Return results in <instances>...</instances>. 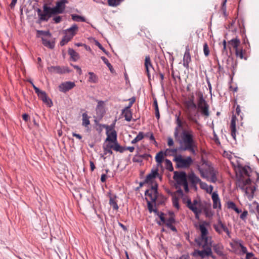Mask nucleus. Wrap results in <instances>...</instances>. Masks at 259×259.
<instances>
[{"label": "nucleus", "mask_w": 259, "mask_h": 259, "mask_svg": "<svg viewBox=\"0 0 259 259\" xmlns=\"http://www.w3.org/2000/svg\"><path fill=\"white\" fill-rule=\"evenodd\" d=\"M184 106H189L195 107V106H197V104L194 102V95H192L188 100L185 101L184 103Z\"/></svg>", "instance_id": "obj_38"}, {"label": "nucleus", "mask_w": 259, "mask_h": 259, "mask_svg": "<svg viewBox=\"0 0 259 259\" xmlns=\"http://www.w3.org/2000/svg\"><path fill=\"white\" fill-rule=\"evenodd\" d=\"M82 124L83 126L85 127H88L89 125L90 124V121L89 120L90 117L88 116L87 112H84L82 115Z\"/></svg>", "instance_id": "obj_39"}, {"label": "nucleus", "mask_w": 259, "mask_h": 259, "mask_svg": "<svg viewBox=\"0 0 259 259\" xmlns=\"http://www.w3.org/2000/svg\"><path fill=\"white\" fill-rule=\"evenodd\" d=\"M72 34L70 35L68 33H65V35L63 37V38L65 39L67 42L69 41L72 38Z\"/></svg>", "instance_id": "obj_59"}, {"label": "nucleus", "mask_w": 259, "mask_h": 259, "mask_svg": "<svg viewBox=\"0 0 259 259\" xmlns=\"http://www.w3.org/2000/svg\"><path fill=\"white\" fill-rule=\"evenodd\" d=\"M89 74L90 75L88 81L91 83H97L98 82V76L92 72H89Z\"/></svg>", "instance_id": "obj_41"}, {"label": "nucleus", "mask_w": 259, "mask_h": 259, "mask_svg": "<svg viewBox=\"0 0 259 259\" xmlns=\"http://www.w3.org/2000/svg\"><path fill=\"white\" fill-rule=\"evenodd\" d=\"M173 179L179 185H182L187 182L188 175L185 171H177L174 172Z\"/></svg>", "instance_id": "obj_8"}, {"label": "nucleus", "mask_w": 259, "mask_h": 259, "mask_svg": "<svg viewBox=\"0 0 259 259\" xmlns=\"http://www.w3.org/2000/svg\"><path fill=\"white\" fill-rule=\"evenodd\" d=\"M153 106L155 108L156 118L157 119H159L160 118V113H159V109H158V107L157 101L156 99H155V100H154Z\"/></svg>", "instance_id": "obj_45"}, {"label": "nucleus", "mask_w": 259, "mask_h": 259, "mask_svg": "<svg viewBox=\"0 0 259 259\" xmlns=\"http://www.w3.org/2000/svg\"><path fill=\"white\" fill-rule=\"evenodd\" d=\"M196 168L199 171L202 178L208 180V177L207 174H209L210 175V182L213 183L217 182L216 171L213 167L209 166L208 168L204 170L198 164L196 165Z\"/></svg>", "instance_id": "obj_4"}, {"label": "nucleus", "mask_w": 259, "mask_h": 259, "mask_svg": "<svg viewBox=\"0 0 259 259\" xmlns=\"http://www.w3.org/2000/svg\"><path fill=\"white\" fill-rule=\"evenodd\" d=\"M203 248V249L202 250H195L193 253L194 255H197L201 257V258H204L206 256L213 257L211 248Z\"/></svg>", "instance_id": "obj_14"}, {"label": "nucleus", "mask_w": 259, "mask_h": 259, "mask_svg": "<svg viewBox=\"0 0 259 259\" xmlns=\"http://www.w3.org/2000/svg\"><path fill=\"white\" fill-rule=\"evenodd\" d=\"M191 61L190 49L188 46L186 48V51L183 57V66L187 69L189 68V63Z\"/></svg>", "instance_id": "obj_18"}, {"label": "nucleus", "mask_w": 259, "mask_h": 259, "mask_svg": "<svg viewBox=\"0 0 259 259\" xmlns=\"http://www.w3.org/2000/svg\"><path fill=\"white\" fill-rule=\"evenodd\" d=\"M157 188L158 185L156 183L155 185L151 186L150 189L146 190L145 192V195L149 197L151 202L154 203H155L158 197Z\"/></svg>", "instance_id": "obj_9"}, {"label": "nucleus", "mask_w": 259, "mask_h": 259, "mask_svg": "<svg viewBox=\"0 0 259 259\" xmlns=\"http://www.w3.org/2000/svg\"><path fill=\"white\" fill-rule=\"evenodd\" d=\"M95 45L99 47L100 49H101L103 52H104L106 55H108L109 53L106 51L105 48L102 46V45L98 41H95Z\"/></svg>", "instance_id": "obj_53"}, {"label": "nucleus", "mask_w": 259, "mask_h": 259, "mask_svg": "<svg viewBox=\"0 0 259 259\" xmlns=\"http://www.w3.org/2000/svg\"><path fill=\"white\" fill-rule=\"evenodd\" d=\"M195 242L199 246H202V248H210L212 247L211 238L208 236L204 238H197L195 239Z\"/></svg>", "instance_id": "obj_10"}, {"label": "nucleus", "mask_w": 259, "mask_h": 259, "mask_svg": "<svg viewBox=\"0 0 259 259\" xmlns=\"http://www.w3.org/2000/svg\"><path fill=\"white\" fill-rule=\"evenodd\" d=\"M213 247V249L214 251L219 255V256H223L224 255L223 249L224 246L221 243L214 244L212 245Z\"/></svg>", "instance_id": "obj_25"}, {"label": "nucleus", "mask_w": 259, "mask_h": 259, "mask_svg": "<svg viewBox=\"0 0 259 259\" xmlns=\"http://www.w3.org/2000/svg\"><path fill=\"white\" fill-rule=\"evenodd\" d=\"M181 112L175 114L176 123L174 136L180 144L179 149L182 151H189L193 155H196L198 143L195 139L193 131L190 128L186 121L180 118Z\"/></svg>", "instance_id": "obj_1"}, {"label": "nucleus", "mask_w": 259, "mask_h": 259, "mask_svg": "<svg viewBox=\"0 0 259 259\" xmlns=\"http://www.w3.org/2000/svg\"><path fill=\"white\" fill-rule=\"evenodd\" d=\"M104 150V154L107 155L108 154L111 155L113 154V152L111 149H113V143L111 142H108L107 144H104L103 146Z\"/></svg>", "instance_id": "obj_27"}, {"label": "nucleus", "mask_w": 259, "mask_h": 259, "mask_svg": "<svg viewBox=\"0 0 259 259\" xmlns=\"http://www.w3.org/2000/svg\"><path fill=\"white\" fill-rule=\"evenodd\" d=\"M68 3L67 0H60L56 2V6L53 7L57 15L62 14L65 9V4Z\"/></svg>", "instance_id": "obj_12"}, {"label": "nucleus", "mask_w": 259, "mask_h": 259, "mask_svg": "<svg viewBox=\"0 0 259 259\" xmlns=\"http://www.w3.org/2000/svg\"><path fill=\"white\" fill-rule=\"evenodd\" d=\"M62 19V16H57L54 17L53 18V20L54 21V22L55 23H60Z\"/></svg>", "instance_id": "obj_57"}, {"label": "nucleus", "mask_w": 259, "mask_h": 259, "mask_svg": "<svg viewBox=\"0 0 259 259\" xmlns=\"http://www.w3.org/2000/svg\"><path fill=\"white\" fill-rule=\"evenodd\" d=\"M213 226L215 231L219 234H222L223 231H224L227 233L228 236L230 237V232L228 228L223 224L220 220L218 221V223L217 224H214Z\"/></svg>", "instance_id": "obj_13"}, {"label": "nucleus", "mask_w": 259, "mask_h": 259, "mask_svg": "<svg viewBox=\"0 0 259 259\" xmlns=\"http://www.w3.org/2000/svg\"><path fill=\"white\" fill-rule=\"evenodd\" d=\"M49 72L56 73L62 74L66 72H69L67 68H62L59 66H51L48 68Z\"/></svg>", "instance_id": "obj_19"}, {"label": "nucleus", "mask_w": 259, "mask_h": 259, "mask_svg": "<svg viewBox=\"0 0 259 259\" xmlns=\"http://www.w3.org/2000/svg\"><path fill=\"white\" fill-rule=\"evenodd\" d=\"M138 157L141 158L142 159H145L148 160L149 157H151V155L149 154H144L142 155H140L138 156Z\"/></svg>", "instance_id": "obj_61"}, {"label": "nucleus", "mask_w": 259, "mask_h": 259, "mask_svg": "<svg viewBox=\"0 0 259 259\" xmlns=\"http://www.w3.org/2000/svg\"><path fill=\"white\" fill-rule=\"evenodd\" d=\"M36 11L37 13L38 20L40 22H47L50 18L57 15L53 8L48 6L47 4H44L43 6V12L39 8H37Z\"/></svg>", "instance_id": "obj_3"}, {"label": "nucleus", "mask_w": 259, "mask_h": 259, "mask_svg": "<svg viewBox=\"0 0 259 259\" xmlns=\"http://www.w3.org/2000/svg\"><path fill=\"white\" fill-rule=\"evenodd\" d=\"M227 206H228V208L232 209L234 210L236 206L235 203L234 202L228 201L227 202Z\"/></svg>", "instance_id": "obj_55"}, {"label": "nucleus", "mask_w": 259, "mask_h": 259, "mask_svg": "<svg viewBox=\"0 0 259 259\" xmlns=\"http://www.w3.org/2000/svg\"><path fill=\"white\" fill-rule=\"evenodd\" d=\"M122 113L123 114L125 120L127 121H131L132 118V113L131 110L123 109L122 110Z\"/></svg>", "instance_id": "obj_34"}, {"label": "nucleus", "mask_w": 259, "mask_h": 259, "mask_svg": "<svg viewBox=\"0 0 259 259\" xmlns=\"http://www.w3.org/2000/svg\"><path fill=\"white\" fill-rule=\"evenodd\" d=\"M78 29L77 25L75 24H73L71 27L64 30V33H68V34H72L73 37L76 34Z\"/></svg>", "instance_id": "obj_31"}, {"label": "nucleus", "mask_w": 259, "mask_h": 259, "mask_svg": "<svg viewBox=\"0 0 259 259\" xmlns=\"http://www.w3.org/2000/svg\"><path fill=\"white\" fill-rule=\"evenodd\" d=\"M163 159V152L161 151L159 152L158 153H157L156 156H155V160L156 161L159 163L160 164Z\"/></svg>", "instance_id": "obj_44"}, {"label": "nucleus", "mask_w": 259, "mask_h": 259, "mask_svg": "<svg viewBox=\"0 0 259 259\" xmlns=\"http://www.w3.org/2000/svg\"><path fill=\"white\" fill-rule=\"evenodd\" d=\"M205 225H207V223L205 222H204L203 224H200L199 227V229L201 232V235L199 238H204V237L207 236L208 232L205 226Z\"/></svg>", "instance_id": "obj_29"}, {"label": "nucleus", "mask_w": 259, "mask_h": 259, "mask_svg": "<svg viewBox=\"0 0 259 259\" xmlns=\"http://www.w3.org/2000/svg\"><path fill=\"white\" fill-rule=\"evenodd\" d=\"M237 118L236 116L233 115L232 117L231 124H230V130H231V134L233 138L235 140H236V121Z\"/></svg>", "instance_id": "obj_22"}, {"label": "nucleus", "mask_w": 259, "mask_h": 259, "mask_svg": "<svg viewBox=\"0 0 259 259\" xmlns=\"http://www.w3.org/2000/svg\"><path fill=\"white\" fill-rule=\"evenodd\" d=\"M102 60L104 62V63L107 66V67L109 68L110 70L112 72V70H113V67L111 65V64L109 63L108 60L105 57L102 56L101 57Z\"/></svg>", "instance_id": "obj_48"}, {"label": "nucleus", "mask_w": 259, "mask_h": 259, "mask_svg": "<svg viewBox=\"0 0 259 259\" xmlns=\"http://www.w3.org/2000/svg\"><path fill=\"white\" fill-rule=\"evenodd\" d=\"M38 98L41 99L43 102L48 104L49 107L52 105V102L51 100L48 98L46 93L45 91H41L38 95Z\"/></svg>", "instance_id": "obj_24"}, {"label": "nucleus", "mask_w": 259, "mask_h": 259, "mask_svg": "<svg viewBox=\"0 0 259 259\" xmlns=\"http://www.w3.org/2000/svg\"><path fill=\"white\" fill-rule=\"evenodd\" d=\"M235 55L236 57L240 58V59H244L245 60H246V57H244L243 56V50L242 49H237L235 50Z\"/></svg>", "instance_id": "obj_49"}, {"label": "nucleus", "mask_w": 259, "mask_h": 259, "mask_svg": "<svg viewBox=\"0 0 259 259\" xmlns=\"http://www.w3.org/2000/svg\"><path fill=\"white\" fill-rule=\"evenodd\" d=\"M71 18L72 19L75 21L85 22V19L84 17L77 15L76 14H72Z\"/></svg>", "instance_id": "obj_43"}, {"label": "nucleus", "mask_w": 259, "mask_h": 259, "mask_svg": "<svg viewBox=\"0 0 259 259\" xmlns=\"http://www.w3.org/2000/svg\"><path fill=\"white\" fill-rule=\"evenodd\" d=\"M172 203L174 206L177 209L179 208V199L176 197L172 198Z\"/></svg>", "instance_id": "obj_54"}, {"label": "nucleus", "mask_w": 259, "mask_h": 259, "mask_svg": "<svg viewBox=\"0 0 259 259\" xmlns=\"http://www.w3.org/2000/svg\"><path fill=\"white\" fill-rule=\"evenodd\" d=\"M239 246L241 248V251L243 253L246 254L248 252L247 248L246 247H245L244 245H243L241 243H240Z\"/></svg>", "instance_id": "obj_64"}, {"label": "nucleus", "mask_w": 259, "mask_h": 259, "mask_svg": "<svg viewBox=\"0 0 259 259\" xmlns=\"http://www.w3.org/2000/svg\"><path fill=\"white\" fill-rule=\"evenodd\" d=\"M173 160L176 162V167L178 168H188L193 163L191 157L188 156L184 158L181 155H176Z\"/></svg>", "instance_id": "obj_6"}, {"label": "nucleus", "mask_w": 259, "mask_h": 259, "mask_svg": "<svg viewBox=\"0 0 259 259\" xmlns=\"http://www.w3.org/2000/svg\"><path fill=\"white\" fill-rule=\"evenodd\" d=\"M146 200L147 202V207L148 210L150 213H151L152 212L153 210L155 209L153 208V205L147 198H146Z\"/></svg>", "instance_id": "obj_52"}, {"label": "nucleus", "mask_w": 259, "mask_h": 259, "mask_svg": "<svg viewBox=\"0 0 259 259\" xmlns=\"http://www.w3.org/2000/svg\"><path fill=\"white\" fill-rule=\"evenodd\" d=\"M187 206L194 212L195 218L197 220L199 219V215L201 213L202 210L198 209L196 206H193L190 199H188L187 201Z\"/></svg>", "instance_id": "obj_16"}, {"label": "nucleus", "mask_w": 259, "mask_h": 259, "mask_svg": "<svg viewBox=\"0 0 259 259\" xmlns=\"http://www.w3.org/2000/svg\"><path fill=\"white\" fill-rule=\"evenodd\" d=\"M227 57V59H226V67L227 68V69H229L231 68V67L232 66V65H230V61H232V60H231L230 59V57L228 56V57Z\"/></svg>", "instance_id": "obj_58"}, {"label": "nucleus", "mask_w": 259, "mask_h": 259, "mask_svg": "<svg viewBox=\"0 0 259 259\" xmlns=\"http://www.w3.org/2000/svg\"><path fill=\"white\" fill-rule=\"evenodd\" d=\"M145 67L146 68V71L148 78H149V79H150V69L151 68V69H153V68L152 65L151 64V59H150V57L149 56H147L145 57Z\"/></svg>", "instance_id": "obj_23"}, {"label": "nucleus", "mask_w": 259, "mask_h": 259, "mask_svg": "<svg viewBox=\"0 0 259 259\" xmlns=\"http://www.w3.org/2000/svg\"><path fill=\"white\" fill-rule=\"evenodd\" d=\"M42 44L43 45L50 49H53L55 47V42L51 41L50 38L41 37Z\"/></svg>", "instance_id": "obj_26"}, {"label": "nucleus", "mask_w": 259, "mask_h": 259, "mask_svg": "<svg viewBox=\"0 0 259 259\" xmlns=\"http://www.w3.org/2000/svg\"><path fill=\"white\" fill-rule=\"evenodd\" d=\"M184 111L187 115L188 119L190 121L199 124L197 117L199 118V115L197 106H195V107L186 106H185Z\"/></svg>", "instance_id": "obj_5"}, {"label": "nucleus", "mask_w": 259, "mask_h": 259, "mask_svg": "<svg viewBox=\"0 0 259 259\" xmlns=\"http://www.w3.org/2000/svg\"><path fill=\"white\" fill-rule=\"evenodd\" d=\"M203 212L207 218H211L213 215V213L212 211L211 208L210 206H205L203 208Z\"/></svg>", "instance_id": "obj_40"}, {"label": "nucleus", "mask_w": 259, "mask_h": 259, "mask_svg": "<svg viewBox=\"0 0 259 259\" xmlns=\"http://www.w3.org/2000/svg\"><path fill=\"white\" fill-rule=\"evenodd\" d=\"M211 198L213 201V208L214 209L217 208L221 209V201L217 192H214L212 193Z\"/></svg>", "instance_id": "obj_20"}, {"label": "nucleus", "mask_w": 259, "mask_h": 259, "mask_svg": "<svg viewBox=\"0 0 259 259\" xmlns=\"http://www.w3.org/2000/svg\"><path fill=\"white\" fill-rule=\"evenodd\" d=\"M144 134L143 132H140L137 135L136 137L132 141V143L135 144V143H137L138 142L142 140L144 138Z\"/></svg>", "instance_id": "obj_42"}, {"label": "nucleus", "mask_w": 259, "mask_h": 259, "mask_svg": "<svg viewBox=\"0 0 259 259\" xmlns=\"http://www.w3.org/2000/svg\"><path fill=\"white\" fill-rule=\"evenodd\" d=\"M165 162L166 168L169 171H172L174 170V168L171 161L167 159H166L165 160Z\"/></svg>", "instance_id": "obj_46"}, {"label": "nucleus", "mask_w": 259, "mask_h": 259, "mask_svg": "<svg viewBox=\"0 0 259 259\" xmlns=\"http://www.w3.org/2000/svg\"><path fill=\"white\" fill-rule=\"evenodd\" d=\"M236 185L245 192L249 199L250 200L253 198L257 186L255 184H251V180L250 178L246 179H244L242 177L238 178L236 181Z\"/></svg>", "instance_id": "obj_2"}, {"label": "nucleus", "mask_w": 259, "mask_h": 259, "mask_svg": "<svg viewBox=\"0 0 259 259\" xmlns=\"http://www.w3.org/2000/svg\"><path fill=\"white\" fill-rule=\"evenodd\" d=\"M68 54L70 56L73 61H76L79 59V55L73 49L69 48L68 49Z\"/></svg>", "instance_id": "obj_37"}, {"label": "nucleus", "mask_w": 259, "mask_h": 259, "mask_svg": "<svg viewBox=\"0 0 259 259\" xmlns=\"http://www.w3.org/2000/svg\"><path fill=\"white\" fill-rule=\"evenodd\" d=\"M113 143V149L117 152L120 153L123 152L125 150V147H123L120 146L117 142V141Z\"/></svg>", "instance_id": "obj_35"}, {"label": "nucleus", "mask_w": 259, "mask_h": 259, "mask_svg": "<svg viewBox=\"0 0 259 259\" xmlns=\"http://www.w3.org/2000/svg\"><path fill=\"white\" fill-rule=\"evenodd\" d=\"M203 52L204 54L206 57H207L209 55V49L208 45L206 42H205L203 45Z\"/></svg>", "instance_id": "obj_51"}, {"label": "nucleus", "mask_w": 259, "mask_h": 259, "mask_svg": "<svg viewBox=\"0 0 259 259\" xmlns=\"http://www.w3.org/2000/svg\"><path fill=\"white\" fill-rule=\"evenodd\" d=\"M144 137L149 138L150 140L154 142V144H156V141L155 140V138L153 134L151 132H148L144 134Z\"/></svg>", "instance_id": "obj_50"}, {"label": "nucleus", "mask_w": 259, "mask_h": 259, "mask_svg": "<svg viewBox=\"0 0 259 259\" xmlns=\"http://www.w3.org/2000/svg\"><path fill=\"white\" fill-rule=\"evenodd\" d=\"M240 44V40L237 37L233 38L231 40L228 41V45L232 46L235 49V51L238 49V46H239Z\"/></svg>", "instance_id": "obj_33"}, {"label": "nucleus", "mask_w": 259, "mask_h": 259, "mask_svg": "<svg viewBox=\"0 0 259 259\" xmlns=\"http://www.w3.org/2000/svg\"><path fill=\"white\" fill-rule=\"evenodd\" d=\"M236 113L238 116H240V118L242 119L243 118L242 115L240 114L241 110L239 105H237L236 108Z\"/></svg>", "instance_id": "obj_63"}, {"label": "nucleus", "mask_w": 259, "mask_h": 259, "mask_svg": "<svg viewBox=\"0 0 259 259\" xmlns=\"http://www.w3.org/2000/svg\"><path fill=\"white\" fill-rule=\"evenodd\" d=\"M164 215V213L162 212H161L160 214H159V215L158 216L161 222H162V223H165V221H166V220H165Z\"/></svg>", "instance_id": "obj_62"}, {"label": "nucleus", "mask_w": 259, "mask_h": 259, "mask_svg": "<svg viewBox=\"0 0 259 259\" xmlns=\"http://www.w3.org/2000/svg\"><path fill=\"white\" fill-rule=\"evenodd\" d=\"M175 222H176V220H175L174 216L171 215L165 221V224L166 226L167 227V226L172 225Z\"/></svg>", "instance_id": "obj_47"}, {"label": "nucleus", "mask_w": 259, "mask_h": 259, "mask_svg": "<svg viewBox=\"0 0 259 259\" xmlns=\"http://www.w3.org/2000/svg\"><path fill=\"white\" fill-rule=\"evenodd\" d=\"M199 184L200 185L201 189L205 190V191L207 189H208V186L206 183L203 182L202 181H201L200 183Z\"/></svg>", "instance_id": "obj_56"}, {"label": "nucleus", "mask_w": 259, "mask_h": 259, "mask_svg": "<svg viewBox=\"0 0 259 259\" xmlns=\"http://www.w3.org/2000/svg\"><path fill=\"white\" fill-rule=\"evenodd\" d=\"M158 175V169L152 170L151 172L147 175L145 182H148V183L151 181V180L156 178V176Z\"/></svg>", "instance_id": "obj_32"}, {"label": "nucleus", "mask_w": 259, "mask_h": 259, "mask_svg": "<svg viewBox=\"0 0 259 259\" xmlns=\"http://www.w3.org/2000/svg\"><path fill=\"white\" fill-rule=\"evenodd\" d=\"M198 108L200 110L202 116L208 117L210 115V112L209 110V106L208 103L203 104L201 106H197Z\"/></svg>", "instance_id": "obj_21"}, {"label": "nucleus", "mask_w": 259, "mask_h": 259, "mask_svg": "<svg viewBox=\"0 0 259 259\" xmlns=\"http://www.w3.org/2000/svg\"><path fill=\"white\" fill-rule=\"evenodd\" d=\"M188 180L190 182L191 185H194L199 184L201 182V179L193 172L191 171L188 175Z\"/></svg>", "instance_id": "obj_17"}, {"label": "nucleus", "mask_w": 259, "mask_h": 259, "mask_svg": "<svg viewBox=\"0 0 259 259\" xmlns=\"http://www.w3.org/2000/svg\"><path fill=\"white\" fill-rule=\"evenodd\" d=\"M37 37H39L41 35H42V37H47L48 38H51L52 37V34L50 32L48 31H44V30H37Z\"/></svg>", "instance_id": "obj_36"}, {"label": "nucleus", "mask_w": 259, "mask_h": 259, "mask_svg": "<svg viewBox=\"0 0 259 259\" xmlns=\"http://www.w3.org/2000/svg\"><path fill=\"white\" fill-rule=\"evenodd\" d=\"M196 95L197 97V106H201L203 104L207 103L203 97V95L202 92L197 91L196 93Z\"/></svg>", "instance_id": "obj_28"}, {"label": "nucleus", "mask_w": 259, "mask_h": 259, "mask_svg": "<svg viewBox=\"0 0 259 259\" xmlns=\"http://www.w3.org/2000/svg\"><path fill=\"white\" fill-rule=\"evenodd\" d=\"M116 195H114L113 196H110L109 197V204L112 207L113 209L115 210H117L119 208V207L117 203V200H116Z\"/></svg>", "instance_id": "obj_30"}, {"label": "nucleus", "mask_w": 259, "mask_h": 259, "mask_svg": "<svg viewBox=\"0 0 259 259\" xmlns=\"http://www.w3.org/2000/svg\"><path fill=\"white\" fill-rule=\"evenodd\" d=\"M103 126L106 128L107 138L105 140L106 142L113 143L117 141V133L114 130V124H111L110 125H103Z\"/></svg>", "instance_id": "obj_7"}, {"label": "nucleus", "mask_w": 259, "mask_h": 259, "mask_svg": "<svg viewBox=\"0 0 259 259\" xmlns=\"http://www.w3.org/2000/svg\"><path fill=\"white\" fill-rule=\"evenodd\" d=\"M248 214V212L247 210H244L243 211V212L241 214L240 218L242 220H244Z\"/></svg>", "instance_id": "obj_60"}, {"label": "nucleus", "mask_w": 259, "mask_h": 259, "mask_svg": "<svg viewBox=\"0 0 259 259\" xmlns=\"http://www.w3.org/2000/svg\"><path fill=\"white\" fill-rule=\"evenodd\" d=\"M75 86L74 82L66 81L61 83L59 85V90L60 92L66 93L70 90L73 89Z\"/></svg>", "instance_id": "obj_15"}, {"label": "nucleus", "mask_w": 259, "mask_h": 259, "mask_svg": "<svg viewBox=\"0 0 259 259\" xmlns=\"http://www.w3.org/2000/svg\"><path fill=\"white\" fill-rule=\"evenodd\" d=\"M251 172V169L250 167L248 166H242L241 165H238L237 168V175H238V174L239 175V176L238 177V178H240L241 177H242L243 178H244V175H245L248 177H250V173Z\"/></svg>", "instance_id": "obj_11"}]
</instances>
